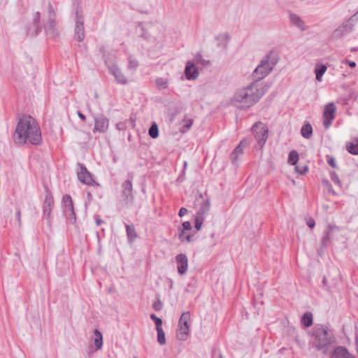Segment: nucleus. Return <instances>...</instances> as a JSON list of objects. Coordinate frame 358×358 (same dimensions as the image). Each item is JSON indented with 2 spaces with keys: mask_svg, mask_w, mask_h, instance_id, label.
I'll return each mask as SVG.
<instances>
[{
  "mask_svg": "<svg viewBox=\"0 0 358 358\" xmlns=\"http://www.w3.org/2000/svg\"><path fill=\"white\" fill-rule=\"evenodd\" d=\"M16 144L24 145L27 142L32 145L41 143V132L36 120L30 115L23 116L20 119L13 135Z\"/></svg>",
  "mask_w": 358,
  "mask_h": 358,
  "instance_id": "f257e3e1",
  "label": "nucleus"
},
{
  "mask_svg": "<svg viewBox=\"0 0 358 358\" xmlns=\"http://www.w3.org/2000/svg\"><path fill=\"white\" fill-rule=\"evenodd\" d=\"M56 12L50 2L48 6L47 19L43 25L41 24V13L37 11L33 14L31 24L27 28V34L31 36H37L44 29L45 33L48 38H55L59 36V31L57 21Z\"/></svg>",
  "mask_w": 358,
  "mask_h": 358,
  "instance_id": "f03ea898",
  "label": "nucleus"
},
{
  "mask_svg": "<svg viewBox=\"0 0 358 358\" xmlns=\"http://www.w3.org/2000/svg\"><path fill=\"white\" fill-rule=\"evenodd\" d=\"M257 82L238 90L234 95V101L238 107L246 109L255 104L264 94Z\"/></svg>",
  "mask_w": 358,
  "mask_h": 358,
  "instance_id": "7ed1b4c3",
  "label": "nucleus"
},
{
  "mask_svg": "<svg viewBox=\"0 0 358 358\" xmlns=\"http://www.w3.org/2000/svg\"><path fill=\"white\" fill-rule=\"evenodd\" d=\"M279 60L278 54L275 51H270L261 61L252 73V77L258 82L267 76L273 69Z\"/></svg>",
  "mask_w": 358,
  "mask_h": 358,
  "instance_id": "20e7f679",
  "label": "nucleus"
},
{
  "mask_svg": "<svg viewBox=\"0 0 358 358\" xmlns=\"http://www.w3.org/2000/svg\"><path fill=\"white\" fill-rule=\"evenodd\" d=\"M317 340L316 348L324 355L329 353L331 348L336 342L333 334L325 329H322L317 333Z\"/></svg>",
  "mask_w": 358,
  "mask_h": 358,
  "instance_id": "39448f33",
  "label": "nucleus"
},
{
  "mask_svg": "<svg viewBox=\"0 0 358 358\" xmlns=\"http://www.w3.org/2000/svg\"><path fill=\"white\" fill-rule=\"evenodd\" d=\"M103 58L105 59V63L110 69L111 73L115 76L116 80L121 84H126L127 80L122 71L113 63V59L107 57L106 51L104 46H101L99 49Z\"/></svg>",
  "mask_w": 358,
  "mask_h": 358,
  "instance_id": "423d86ee",
  "label": "nucleus"
},
{
  "mask_svg": "<svg viewBox=\"0 0 358 358\" xmlns=\"http://www.w3.org/2000/svg\"><path fill=\"white\" fill-rule=\"evenodd\" d=\"M190 313L189 311L183 313L178 322V330L177 338L178 340H186L189 331Z\"/></svg>",
  "mask_w": 358,
  "mask_h": 358,
  "instance_id": "0eeeda50",
  "label": "nucleus"
},
{
  "mask_svg": "<svg viewBox=\"0 0 358 358\" xmlns=\"http://www.w3.org/2000/svg\"><path fill=\"white\" fill-rule=\"evenodd\" d=\"M252 131L257 144L262 148L268 138V128L264 123L259 122L252 126Z\"/></svg>",
  "mask_w": 358,
  "mask_h": 358,
  "instance_id": "6e6552de",
  "label": "nucleus"
},
{
  "mask_svg": "<svg viewBox=\"0 0 358 358\" xmlns=\"http://www.w3.org/2000/svg\"><path fill=\"white\" fill-rule=\"evenodd\" d=\"M62 204L64 208V213L72 224L76 220V213L74 211L73 203L70 195L66 194L62 198Z\"/></svg>",
  "mask_w": 358,
  "mask_h": 358,
  "instance_id": "1a4fd4ad",
  "label": "nucleus"
},
{
  "mask_svg": "<svg viewBox=\"0 0 358 358\" xmlns=\"http://www.w3.org/2000/svg\"><path fill=\"white\" fill-rule=\"evenodd\" d=\"M53 205V197L52 196L51 193L48 190H47L45 201L43 206V217L47 220V222L49 225L51 224L52 222L51 211Z\"/></svg>",
  "mask_w": 358,
  "mask_h": 358,
  "instance_id": "9d476101",
  "label": "nucleus"
},
{
  "mask_svg": "<svg viewBox=\"0 0 358 358\" xmlns=\"http://www.w3.org/2000/svg\"><path fill=\"white\" fill-rule=\"evenodd\" d=\"M79 170L77 172L78 178L80 182L87 185H93L95 181L92 174L89 172L84 164L78 163Z\"/></svg>",
  "mask_w": 358,
  "mask_h": 358,
  "instance_id": "9b49d317",
  "label": "nucleus"
},
{
  "mask_svg": "<svg viewBox=\"0 0 358 358\" xmlns=\"http://www.w3.org/2000/svg\"><path fill=\"white\" fill-rule=\"evenodd\" d=\"M195 205L199 208L196 215L205 217L210 207L209 199L200 194L196 198Z\"/></svg>",
  "mask_w": 358,
  "mask_h": 358,
  "instance_id": "f8f14e48",
  "label": "nucleus"
},
{
  "mask_svg": "<svg viewBox=\"0 0 358 358\" xmlns=\"http://www.w3.org/2000/svg\"><path fill=\"white\" fill-rule=\"evenodd\" d=\"M336 110V108L333 102L329 103L325 106L323 113V124L326 129H328L331 124V122L335 117Z\"/></svg>",
  "mask_w": 358,
  "mask_h": 358,
  "instance_id": "ddd939ff",
  "label": "nucleus"
},
{
  "mask_svg": "<svg viewBox=\"0 0 358 358\" xmlns=\"http://www.w3.org/2000/svg\"><path fill=\"white\" fill-rule=\"evenodd\" d=\"M76 22L75 27V38L78 42H81L85 38V29L83 24V15L80 13L78 8L76 10Z\"/></svg>",
  "mask_w": 358,
  "mask_h": 358,
  "instance_id": "4468645a",
  "label": "nucleus"
},
{
  "mask_svg": "<svg viewBox=\"0 0 358 358\" xmlns=\"http://www.w3.org/2000/svg\"><path fill=\"white\" fill-rule=\"evenodd\" d=\"M132 178L131 176L130 179L125 180L122 185V197L127 203H131L134 200Z\"/></svg>",
  "mask_w": 358,
  "mask_h": 358,
  "instance_id": "2eb2a0df",
  "label": "nucleus"
},
{
  "mask_svg": "<svg viewBox=\"0 0 358 358\" xmlns=\"http://www.w3.org/2000/svg\"><path fill=\"white\" fill-rule=\"evenodd\" d=\"M109 127V120L103 114L94 117V127L93 132L105 133Z\"/></svg>",
  "mask_w": 358,
  "mask_h": 358,
  "instance_id": "dca6fc26",
  "label": "nucleus"
},
{
  "mask_svg": "<svg viewBox=\"0 0 358 358\" xmlns=\"http://www.w3.org/2000/svg\"><path fill=\"white\" fill-rule=\"evenodd\" d=\"M185 75L188 80H196L199 76V72L198 68L196 67L195 62L187 61L185 68Z\"/></svg>",
  "mask_w": 358,
  "mask_h": 358,
  "instance_id": "f3484780",
  "label": "nucleus"
},
{
  "mask_svg": "<svg viewBox=\"0 0 358 358\" xmlns=\"http://www.w3.org/2000/svg\"><path fill=\"white\" fill-rule=\"evenodd\" d=\"M176 262L178 264V272L180 275L187 273L188 268V259L185 254H179L176 257Z\"/></svg>",
  "mask_w": 358,
  "mask_h": 358,
  "instance_id": "a211bd4d",
  "label": "nucleus"
},
{
  "mask_svg": "<svg viewBox=\"0 0 358 358\" xmlns=\"http://www.w3.org/2000/svg\"><path fill=\"white\" fill-rule=\"evenodd\" d=\"M330 358H356L350 354L347 348L343 346H338L331 353Z\"/></svg>",
  "mask_w": 358,
  "mask_h": 358,
  "instance_id": "6ab92c4d",
  "label": "nucleus"
},
{
  "mask_svg": "<svg viewBox=\"0 0 358 358\" xmlns=\"http://www.w3.org/2000/svg\"><path fill=\"white\" fill-rule=\"evenodd\" d=\"M353 24L350 22V20L345 21L338 29L334 32V37L341 38L346 33L352 31Z\"/></svg>",
  "mask_w": 358,
  "mask_h": 358,
  "instance_id": "aec40b11",
  "label": "nucleus"
},
{
  "mask_svg": "<svg viewBox=\"0 0 358 358\" xmlns=\"http://www.w3.org/2000/svg\"><path fill=\"white\" fill-rule=\"evenodd\" d=\"M248 141L246 140H243L240 142L238 145L234 149L233 152L231 153V162L234 165L238 164V160L239 156L242 155L243 153V149L248 145Z\"/></svg>",
  "mask_w": 358,
  "mask_h": 358,
  "instance_id": "412c9836",
  "label": "nucleus"
},
{
  "mask_svg": "<svg viewBox=\"0 0 358 358\" xmlns=\"http://www.w3.org/2000/svg\"><path fill=\"white\" fill-rule=\"evenodd\" d=\"M289 18L292 24L298 27L301 31H305L307 29L305 22L298 15L289 13Z\"/></svg>",
  "mask_w": 358,
  "mask_h": 358,
  "instance_id": "4be33fe9",
  "label": "nucleus"
},
{
  "mask_svg": "<svg viewBox=\"0 0 358 358\" xmlns=\"http://www.w3.org/2000/svg\"><path fill=\"white\" fill-rule=\"evenodd\" d=\"M336 228L335 226L329 225L328 229L326 231L324 232L321 240V245L322 247H326L329 242L330 241L331 233V231Z\"/></svg>",
  "mask_w": 358,
  "mask_h": 358,
  "instance_id": "5701e85b",
  "label": "nucleus"
},
{
  "mask_svg": "<svg viewBox=\"0 0 358 358\" xmlns=\"http://www.w3.org/2000/svg\"><path fill=\"white\" fill-rule=\"evenodd\" d=\"M127 235L128 240L130 243H132L134 240L137 237L136 232L134 224H125Z\"/></svg>",
  "mask_w": 358,
  "mask_h": 358,
  "instance_id": "b1692460",
  "label": "nucleus"
},
{
  "mask_svg": "<svg viewBox=\"0 0 358 358\" xmlns=\"http://www.w3.org/2000/svg\"><path fill=\"white\" fill-rule=\"evenodd\" d=\"M346 149L352 155H358V138L355 141H350L346 143Z\"/></svg>",
  "mask_w": 358,
  "mask_h": 358,
  "instance_id": "393cba45",
  "label": "nucleus"
},
{
  "mask_svg": "<svg viewBox=\"0 0 358 358\" xmlns=\"http://www.w3.org/2000/svg\"><path fill=\"white\" fill-rule=\"evenodd\" d=\"M95 338L94 340L96 350H100L103 346V336L101 333L96 329L94 330Z\"/></svg>",
  "mask_w": 358,
  "mask_h": 358,
  "instance_id": "a878e982",
  "label": "nucleus"
},
{
  "mask_svg": "<svg viewBox=\"0 0 358 358\" xmlns=\"http://www.w3.org/2000/svg\"><path fill=\"white\" fill-rule=\"evenodd\" d=\"M301 134L303 138H310L313 134V129L310 124H304L301 129Z\"/></svg>",
  "mask_w": 358,
  "mask_h": 358,
  "instance_id": "bb28decb",
  "label": "nucleus"
},
{
  "mask_svg": "<svg viewBox=\"0 0 358 358\" xmlns=\"http://www.w3.org/2000/svg\"><path fill=\"white\" fill-rule=\"evenodd\" d=\"M301 322L306 327H309L313 324V314L307 312L303 314L301 318Z\"/></svg>",
  "mask_w": 358,
  "mask_h": 358,
  "instance_id": "cd10ccee",
  "label": "nucleus"
},
{
  "mask_svg": "<svg viewBox=\"0 0 358 358\" xmlns=\"http://www.w3.org/2000/svg\"><path fill=\"white\" fill-rule=\"evenodd\" d=\"M327 71V66L324 64L322 65H317L316 68L315 69V73L316 76V79L318 81L322 80V77L324 75V73Z\"/></svg>",
  "mask_w": 358,
  "mask_h": 358,
  "instance_id": "c85d7f7f",
  "label": "nucleus"
},
{
  "mask_svg": "<svg viewBox=\"0 0 358 358\" xmlns=\"http://www.w3.org/2000/svg\"><path fill=\"white\" fill-rule=\"evenodd\" d=\"M299 160V154L296 150H292L288 157V163L292 165H296Z\"/></svg>",
  "mask_w": 358,
  "mask_h": 358,
  "instance_id": "c756f323",
  "label": "nucleus"
},
{
  "mask_svg": "<svg viewBox=\"0 0 358 358\" xmlns=\"http://www.w3.org/2000/svg\"><path fill=\"white\" fill-rule=\"evenodd\" d=\"M157 331V341L161 345H163L166 343V337L165 333L162 329V327L159 329H156Z\"/></svg>",
  "mask_w": 358,
  "mask_h": 358,
  "instance_id": "7c9ffc66",
  "label": "nucleus"
},
{
  "mask_svg": "<svg viewBox=\"0 0 358 358\" xmlns=\"http://www.w3.org/2000/svg\"><path fill=\"white\" fill-rule=\"evenodd\" d=\"M150 136L152 138H156L159 135V129L156 123H153L148 130Z\"/></svg>",
  "mask_w": 358,
  "mask_h": 358,
  "instance_id": "2f4dec72",
  "label": "nucleus"
},
{
  "mask_svg": "<svg viewBox=\"0 0 358 358\" xmlns=\"http://www.w3.org/2000/svg\"><path fill=\"white\" fill-rule=\"evenodd\" d=\"M156 85L160 90L166 89L168 87L169 80L168 79L159 78L156 80Z\"/></svg>",
  "mask_w": 358,
  "mask_h": 358,
  "instance_id": "473e14b6",
  "label": "nucleus"
},
{
  "mask_svg": "<svg viewBox=\"0 0 358 358\" xmlns=\"http://www.w3.org/2000/svg\"><path fill=\"white\" fill-rule=\"evenodd\" d=\"M194 62H195L196 64H201L202 66H206L207 64L210 63V61H206L202 58L201 55L197 54L194 59Z\"/></svg>",
  "mask_w": 358,
  "mask_h": 358,
  "instance_id": "72a5a7b5",
  "label": "nucleus"
},
{
  "mask_svg": "<svg viewBox=\"0 0 358 358\" xmlns=\"http://www.w3.org/2000/svg\"><path fill=\"white\" fill-rule=\"evenodd\" d=\"M185 124L180 129V131L181 133L187 132L192 127L193 124V120L192 119H189L187 120H185Z\"/></svg>",
  "mask_w": 358,
  "mask_h": 358,
  "instance_id": "f704fd0d",
  "label": "nucleus"
},
{
  "mask_svg": "<svg viewBox=\"0 0 358 358\" xmlns=\"http://www.w3.org/2000/svg\"><path fill=\"white\" fill-rule=\"evenodd\" d=\"M204 219H205V217H201V216H199V215H196V217H195V228L197 230H200L201 229Z\"/></svg>",
  "mask_w": 358,
  "mask_h": 358,
  "instance_id": "c9c22d12",
  "label": "nucleus"
},
{
  "mask_svg": "<svg viewBox=\"0 0 358 358\" xmlns=\"http://www.w3.org/2000/svg\"><path fill=\"white\" fill-rule=\"evenodd\" d=\"M150 318L155 322L156 329L162 327V320L161 318L157 317L155 314L150 315Z\"/></svg>",
  "mask_w": 358,
  "mask_h": 358,
  "instance_id": "e433bc0d",
  "label": "nucleus"
},
{
  "mask_svg": "<svg viewBox=\"0 0 358 358\" xmlns=\"http://www.w3.org/2000/svg\"><path fill=\"white\" fill-rule=\"evenodd\" d=\"M308 166L306 165L303 166H299V165H295V170L297 173L301 175L306 173L308 171Z\"/></svg>",
  "mask_w": 358,
  "mask_h": 358,
  "instance_id": "4c0bfd02",
  "label": "nucleus"
},
{
  "mask_svg": "<svg viewBox=\"0 0 358 358\" xmlns=\"http://www.w3.org/2000/svg\"><path fill=\"white\" fill-rule=\"evenodd\" d=\"M138 66V62L136 59L131 58V57L129 59V68L131 69H135Z\"/></svg>",
  "mask_w": 358,
  "mask_h": 358,
  "instance_id": "58836bf2",
  "label": "nucleus"
},
{
  "mask_svg": "<svg viewBox=\"0 0 358 358\" xmlns=\"http://www.w3.org/2000/svg\"><path fill=\"white\" fill-rule=\"evenodd\" d=\"M331 180L336 185H340L341 181L339 180V178L338 175L335 172H331L330 173Z\"/></svg>",
  "mask_w": 358,
  "mask_h": 358,
  "instance_id": "ea45409f",
  "label": "nucleus"
},
{
  "mask_svg": "<svg viewBox=\"0 0 358 358\" xmlns=\"http://www.w3.org/2000/svg\"><path fill=\"white\" fill-rule=\"evenodd\" d=\"M182 226V228L181 229L184 231H189L192 229V224L189 221L184 222Z\"/></svg>",
  "mask_w": 358,
  "mask_h": 358,
  "instance_id": "a19ab883",
  "label": "nucleus"
},
{
  "mask_svg": "<svg viewBox=\"0 0 358 358\" xmlns=\"http://www.w3.org/2000/svg\"><path fill=\"white\" fill-rule=\"evenodd\" d=\"M185 231L181 229H179V234H178V238L180 240L181 242L184 243L185 242V237L186 236L185 233Z\"/></svg>",
  "mask_w": 358,
  "mask_h": 358,
  "instance_id": "79ce46f5",
  "label": "nucleus"
},
{
  "mask_svg": "<svg viewBox=\"0 0 358 358\" xmlns=\"http://www.w3.org/2000/svg\"><path fill=\"white\" fill-rule=\"evenodd\" d=\"M306 224L311 229H313L315 225V220L312 217H309L308 219H307Z\"/></svg>",
  "mask_w": 358,
  "mask_h": 358,
  "instance_id": "37998d69",
  "label": "nucleus"
},
{
  "mask_svg": "<svg viewBox=\"0 0 358 358\" xmlns=\"http://www.w3.org/2000/svg\"><path fill=\"white\" fill-rule=\"evenodd\" d=\"M328 164L329 166H331L332 168H336V160L334 157H329V159H328Z\"/></svg>",
  "mask_w": 358,
  "mask_h": 358,
  "instance_id": "c03bdc74",
  "label": "nucleus"
},
{
  "mask_svg": "<svg viewBox=\"0 0 358 358\" xmlns=\"http://www.w3.org/2000/svg\"><path fill=\"white\" fill-rule=\"evenodd\" d=\"M194 240V236L192 234H187L185 237L184 243H191Z\"/></svg>",
  "mask_w": 358,
  "mask_h": 358,
  "instance_id": "a18cd8bd",
  "label": "nucleus"
},
{
  "mask_svg": "<svg viewBox=\"0 0 358 358\" xmlns=\"http://www.w3.org/2000/svg\"><path fill=\"white\" fill-rule=\"evenodd\" d=\"M162 307V304L160 301H158V302H155L154 304H153V308L155 310H161Z\"/></svg>",
  "mask_w": 358,
  "mask_h": 358,
  "instance_id": "49530a36",
  "label": "nucleus"
},
{
  "mask_svg": "<svg viewBox=\"0 0 358 358\" xmlns=\"http://www.w3.org/2000/svg\"><path fill=\"white\" fill-rule=\"evenodd\" d=\"M187 213V210L185 208H181L179 210L178 215L180 217H182L186 215Z\"/></svg>",
  "mask_w": 358,
  "mask_h": 358,
  "instance_id": "de8ad7c7",
  "label": "nucleus"
},
{
  "mask_svg": "<svg viewBox=\"0 0 358 358\" xmlns=\"http://www.w3.org/2000/svg\"><path fill=\"white\" fill-rule=\"evenodd\" d=\"M95 222L97 226L100 225L103 223V220L100 218L99 215L95 216Z\"/></svg>",
  "mask_w": 358,
  "mask_h": 358,
  "instance_id": "09e8293b",
  "label": "nucleus"
},
{
  "mask_svg": "<svg viewBox=\"0 0 358 358\" xmlns=\"http://www.w3.org/2000/svg\"><path fill=\"white\" fill-rule=\"evenodd\" d=\"M77 115L83 121H85L86 120L85 115H83L80 111H78Z\"/></svg>",
  "mask_w": 358,
  "mask_h": 358,
  "instance_id": "8fccbe9b",
  "label": "nucleus"
},
{
  "mask_svg": "<svg viewBox=\"0 0 358 358\" xmlns=\"http://www.w3.org/2000/svg\"><path fill=\"white\" fill-rule=\"evenodd\" d=\"M347 64H348V65L351 68H355L356 66V63L355 62H352V61H347Z\"/></svg>",
  "mask_w": 358,
  "mask_h": 358,
  "instance_id": "3c124183",
  "label": "nucleus"
},
{
  "mask_svg": "<svg viewBox=\"0 0 358 358\" xmlns=\"http://www.w3.org/2000/svg\"><path fill=\"white\" fill-rule=\"evenodd\" d=\"M16 215H17V220L19 222V224H21V220H20V210H17V212H16Z\"/></svg>",
  "mask_w": 358,
  "mask_h": 358,
  "instance_id": "603ef678",
  "label": "nucleus"
},
{
  "mask_svg": "<svg viewBox=\"0 0 358 358\" xmlns=\"http://www.w3.org/2000/svg\"><path fill=\"white\" fill-rule=\"evenodd\" d=\"M116 127L117 129L121 130L122 129V123H117L116 124Z\"/></svg>",
  "mask_w": 358,
  "mask_h": 358,
  "instance_id": "864d4df0",
  "label": "nucleus"
},
{
  "mask_svg": "<svg viewBox=\"0 0 358 358\" xmlns=\"http://www.w3.org/2000/svg\"><path fill=\"white\" fill-rule=\"evenodd\" d=\"M322 282L324 285H326V283H327V278L326 277H324L323 278V280H322Z\"/></svg>",
  "mask_w": 358,
  "mask_h": 358,
  "instance_id": "5fc2aeb1",
  "label": "nucleus"
},
{
  "mask_svg": "<svg viewBox=\"0 0 358 358\" xmlns=\"http://www.w3.org/2000/svg\"><path fill=\"white\" fill-rule=\"evenodd\" d=\"M142 36L144 38H148V37L147 36V34L145 33H143L142 34Z\"/></svg>",
  "mask_w": 358,
  "mask_h": 358,
  "instance_id": "6e6d98bb",
  "label": "nucleus"
},
{
  "mask_svg": "<svg viewBox=\"0 0 358 358\" xmlns=\"http://www.w3.org/2000/svg\"><path fill=\"white\" fill-rule=\"evenodd\" d=\"M348 103V99H345L344 101H343V104H347Z\"/></svg>",
  "mask_w": 358,
  "mask_h": 358,
  "instance_id": "4d7b16f0",
  "label": "nucleus"
},
{
  "mask_svg": "<svg viewBox=\"0 0 358 358\" xmlns=\"http://www.w3.org/2000/svg\"><path fill=\"white\" fill-rule=\"evenodd\" d=\"M210 236H211V238H214V236H215V234H214V233H212V234H210Z\"/></svg>",
  "mask_w": 358,
  "mask_h": 358,
  "instance_id": "13d9d810",
  "label": "nucleus"
},
{
  "mask_svg": "<svg viewBox=\"0 0 358 358\" xmlns=\"http://www.w3.org/2000/svg\"><path fill=\"white\" fill-rule=\"evenodd\" d=\"M219 358H223V356L221 353L219 354Z\"/></svg>",
  "mask_w": 358,
  "mask_h": 358,
  "instance_id": "bf43d9fd",
  "label": "nucleus"
},
{
  "mask_svg": "<svg viewBox=\"0 0 358 358\" xmlns=\"http://www.w3.org/2000/svg\"><path fill=\"white\" fill-rule=\"evenodd\" d=\"M134 358H137V357H134Z\"/></svg>",
  "mask_w": 358,
  "mask_h": 358,
  "instance_id": "052dcab7",
  "label": "nucleus"
}]
</instances>
